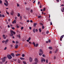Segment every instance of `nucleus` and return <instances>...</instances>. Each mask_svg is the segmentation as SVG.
Masks as SVG:
<instances>
[{
	"instance_id": "1",
	"label": "nucleus",
	"mask_w": 64,
	"mask_h": 64,
	"mask_svg": "<svg viewBox=\"0 0 64 64\" xmlns=\"http://www.w3.org/2000/svg\"><path fill=\"white\" fill-rule=\"evenodd\" d=\"M40 52L39 53V55L40 56L42 55L43 54V50L42 49H40L39 50Z\"/></svg>"
},
{
	"instance_id": "2",
	"label": "nucleus",
	"mask_w": 64,
	"mask_h": 64,
	"mask_svg": "<svg viewBox=\"0 0 64 64\" xmlns=\"http://www.w3.org/2000/svg\"><path fill=\"white\" fill-rule=\"evenodd\" d=\"M7 57L9 59H11L12 58V56L10 54H8L7 56Z\"/></svg>"
},
{
	"instance_id": "3",
	"label": "nucleus",
	"mask_w": 64,
	"mask_h": 64,
	"mask_svg": "<svg viewBox=\"0 0 64 64\" xmlns=\"http://www.w3.org/2000/svg\"><path fill=\"white\" fill-rule=\"evenodd\" d=\"M29 60L30 62H32V61L33 60L32 58L31 57H30V58L29 59Z\"/></svg>"
},
{
	"instance_id": "4",
	"label": "nucleus",
	"mask_w": 64,
	"mask_h": 64,
	"mask_svg": "<svg viewBox=\"0 0 64 64\" xmlns=\"http://www.w3.org/2000/svg\"><path fill=\"white\" fill-rule=\"evenodd\" d=\"M41 60V62H43V61H44V62H45V59H44V58H42Z\"/></svg>"
},
{
	"instance_id": "5",
	"label": "nucleus",
	"mask_w": 64,
	"mask_h": 64,
	"mask_svg": "<svg viewBox=\"0 0 64 64\" xmlns=\"http://www.w3.org/2000/svg\"><path fill=\"white\" fill-rule=\"evenodd\" d=\"M64 36V35H62L60 37V41H62V38H63Z\"/></svg>"
},
{
	"instance_id": "6",
	"label": "nucleus",
	"mask_w": 64,
	"mask_h": 64,
	"mask_svg": "<svg viewBox=\"0 0 64 64\" xmlns=\"http://www.w3.org/2000/svg\"><path fill=\"white\" fill-rule=\"evenodd\" d=\"M5 57H4V58L2 59V62H5V60H6L5 59Z\"/></svg>"
},
{
	"instance_id": "7",
	"label": "nucleus",
	"mask_w": 64,
	"mask_h": 64,
	"mask_svg": "<svg viewBox=\"0 0 64 64\" xmlns=\"http://www.w3.org/2000/svg\"><path fill=\"white\" fill-rule=\"evenodd\" d=\"M12 23L13 24H14V23H16V20H14V21H13Z\"/></svg>"
},
{
	"instance_id": "8",
	"label": "nucleus",
	"mask_w": 64,
	"mask_h": 64,
	"mask_svg": "<svg viewBox=\"0 0 64 64\" xmlns=\"http://www.w3.org/2000/svg\"><path fill=\"white\" fill-rule=\"evenodd\" d=\"M9 41V40L8 39L6 40L5 41V44H7L8 43V42Z\"/></svg>"
},
{
	"instance_id": "9",
	"label": "nucleus",
	"mask_w": 64,
	"mask_h": 64,
	"mask_svg": "<svg viewBox=\"0 0 64 64\" xmlns=\"http://www.w3.org/2000/svg\"><path fill=\"white\" fill-rule=\"evenodd\" d=\"M11 55H12V57H15V55L13 53H12L11 54Z\"/></svg>"
},
{
	"instance_id": "10",
	"label": "nucleus",
	"mask_w": 64,
	"mask_h": 64,
	"mask_svg": "<svg viewBox=\"0 0 64 64\" xmlns=\"http://www.w3.org/2000/svg\"><path fill=\"white\" fill-rule=\"evenodd\" d=\"M10 14L13 16V14H14V12H13V11H12L10 13Z\"/></svg>"
},
{
	"instance_id": "11",
	"label": "nucleus",
	"mask_w": 64,
	"mask_h": 64,
	"mask_svg": "<svg viewBox=\"0 0 64 64\" xmlns=\"http://www.w3.org/2000/svg\"><path fill=\"white\" fill-rule=\"evenodd\" d=\"M18 44H16V46H15V48L16 49H17L18 48Z\"/></svg>"
},
{
	"instance_id": "12",
	"label": "nucleus",
	"mask_w": 64,
	"mask_h": 64,
	"mask_svg": "<svg viewBox=\"0 0 64 64\" xmlns=\"http://www.w3.org/2000/svg\"><path fill=\"white\" fill-rule=\"evenodd\" d=\"M48 49H50V50H52V47L50 46L48 47Z\"/></svg>"
},
{
	"instance_id": "13",
	"label": "nucleus",
	"mask_w": 64,
	"mask_h": 64,
	"mask_svg": "<svg viewBox=\"0 0 64 64\" xmlns=\"http://www.w3.org/2000/svg\"><path fill=\"white\" fill-rule=\"evenodd\" d=\"M35 62H38V59L37 58H36L35 60Z\"/></svg>"
},
{
	"instance_id": "14",
	"label": "nucleus",
	"mask_w": 64,
	"mask_h": 64,
	"mask_svg": "<svg viewBox=\"0 0 64 64\" xmlns=\"http://www.w3.org/2000/svg\"><path fill=\"white\" fill-rule=\"evenodd\" d=\"M20 59L21 60H25V58H23L20 57Z\"/></svg>"
},
{
	"instance_id": "15",
	"label": "nucleus",
	"mask_w": 64,
	"mask_h": 64,
	"mask_svg": "<svg viewBox=\"0 0 64 64\" xmlns=\"http://www.w3.org/2000/svg\"><path fill=\"white\" fill-rule=\"evenodd\" d=\"M10 33H11V36H13V34L12 32H11V30H10Z\"/></svg>"
},
{
	"instance_id": "16",
	"label": "nucleus",
	"mask_w": 64,
	"mask_h": 64,
	"mask_svg": "<svg viewBox=\"0 0 64 64\" xmlns=\"http://www.w3.org/2000/svg\"><path fill=\"white\" fill-rule=\"evenodd\" d=\"M11 32H12V33H13L14 34H16V33H15V32H13V31L12 30H10Z\"/></svg>"
},
{
	"instance_id": "17",
	"label": "nucleus",
	"mask_w": 64,
	"mask_h": 64,
	"mask_svg": "<svg viewBox=\"0 0 64 64\" xmlns=\"http://www.w3.org/2000/svg\"><path fill=\"white\" fill-rule=\"evenodd\" d=\"M38 45H39V44H38L37 43L36 44V46H35L36 47H37V46H38Z\"/></svg>"
},
{
	"instance_id": "18",
	"label": "nucleus",
	"mask_w": 64,
	"mask_h": 64,
	"mask_svg": "<svg viewBox=\"0 0 64 64\" xmlns=\"http://www.w3.org/2000/svg\"><path fill=\"white\" fill-rule=\"evenodd\" d=\"M16 56H20V54H16Z\"/></svg>"
},
{
	"instance_id": "19",
	"label": "nucleus",
	"mask_w": 64,
	"mask_h": 64,
	"mask_svg": "<svg viewBox=\"0 0 64 64\" xmlns=\"http://www.w3.org/2000/svg\"><path fill=\"white\" fill-rule=\"evenodd\" d=\"M20 62H21V61H20V60H18V63H20Z\"/></svg>"
},
{
	"instance_id": "20",
	"label": "nucleus",
	"mask_w": 64,
	"mask_h": 64,
	"mask_svg": "<svg viewBox=\"0 0 64 64\" xmlns=\"http://www.w3.org/2000/svg\"><path fill=\"white\" fill-rule=\"evenodd\" d=\"M45 28V27H44V26L42 25V29H44Z\"/></svg>"
},
{
	"instance_id": "21",
	"label": "nucleus",
	"mask_w": 64,
	"mask_h": 64,
	"mask_svg": "<svg viewBox=\"0 0 64 64\" xmlns=\"http://www.w3.org/2000/svg\"><path fill=\"white\" fill-rule=\"evenodd\" d=\"M32 44L34 45V46H35V43L34 42H33L32 43Z\"/></svg>"
},
{
	"instance_id": "22",
	"label": "nucleus",
	"mask_w": 64,
	"mask_h": 64,
	"mask_svg": "<svg viewBox=\"0 0 64 64\" xmlns=\"http://www.w3.org/2000/svg\"><path fill=\"white\" fill-rule=\"evenodd\" d=\"M4 5H5V6H8V4H6L5 3H4Z\"/></svg>"
},
{
	"instance_id": "23",
	"label": "nucleus",
	"mask_w": 64,
	"mask_h": 64,
	"mask_svg": "<svg viewBox=\"0 0 64 64\" xmlns=\"http://www.w3.org/2000/svg\"><path fill=\"white\" fill-rule=\"evenodd\" d=\"M6 13L7 14H8V15H9V13L8 12H7V10H6Z\"/></svg>"
},
{
	"instance_id": "24",
	"label": "nucleus",
	"mask_w": 64,
	"mask_h": 64,
	"mask_svg": "<svg viewBox=\"0 0 64 64\" xmlns=\"http://www.w3.org/2000/svg\"><path fill=\"white\" fill-rule=\"evenodd\" d=\"M17 16L18 17H19L20 16V14L18 13V14L17 15Z\"/></svg>"
},
{
	"instance_id": "25",
	"label": "nucleus",
	"mask_w": 64,
	"mask_h": 64,
	"mask_svg": "<svg viewBox=\"0 0 64 64\" xmlns=\"http://www.w3.org/2000/svg\"><path fill=\"white\" fill-rule=\"evenodd\" d=\"M62 12H64V7L63 8V10L62 9Z\"/></svg>"
},
{
	"instance_id": "26",
	"label": "nucleus",
	"mask_w": 64,
	"mask_h": 64,
	"mask_svg": "<svg viewBox=\"0 0 64 64\" xmlns=\"http://www.w3.org/2000/svg\"><path fill=\"white\" fill-rule=\"evenodd\" d=\"M5 1L6 2V3L7 4H8V2H7V0H5Z\"/></svg>"
},
{
	"instance_id": "27",
	"label": "nucleus",
	"mask_w": 64,
	"mask_h": 64,
	"mask_svg": "<svg viewBox=\"0 0 64 64\" xmlns=\"http://www.w3.org/2000/svg\"><path fill=\"white\" fill-rule=\"evenodd\" d=\"M23 62L24 63V64H27L26 63V62H25L24 61H23Z\"/></svg>"
},
{
	"instance_id": "28",
	"label": "nucleus",
	"mask_w": 64,
	"mask_h": 64,
	"mask_svg": "<svg viewBox=\"0 0 64 64\" xmlns=\"http://www.w3.org/2000/svg\"><path fill=\"white\" fill-rule=\"evenodd\" d=\"M45 10H46V8H43V11H45Z\"/></svg>"
},
{
	"instance_id": "29",
	"label": "nucleus",
	"mask_w": 64,
	"mask_h": 64,
	"mask_svg": "<svg viewBox=\"0 0 64 64\" xmlns=\"http://www.w3.org/2000/svg\"><path fill=\"white\" fill-rule=\"evenodd\" d=\"M32 64H37V63L36 62H33Z\"/></svg>"
},
{
	"instance_id": "30",
	"label": "nucleus",
	"mask_w": 64,
	"mask_h": 64,
	"mask_svg": "<svg viewBox=\"0 0 64 64\" xmlns=\"http://www.w3.org/2000/svg\"><path fill=\"white\" fill-rule=\"evenodd\" d=\"M39 31L40 32H41V29L40 28L39 29Z\"/></svg>"
},
{
	"instance_id": "31",
	"label": "nucleus",
	"mask_w": 64,
	"mask_h": 64,
	"mask_svg": "<svg viewBox=\"0 0 64 64\" xmlns=\"http://www.w3.org/2000/svg\"><path fill=\"white\" fill-rule=\"evenodd\" d=\"M58 51V50L57 49L56 50L55 52V53H57Z\"/></svg>"
},
{
	"instance_id": "32",
	"label": "nucleus",
	"mask_w": 64,
	"mask_h": 64,
	"mask_svg": "<svg viewBox=\"0 0 64 64\" xmlns=\"http://www.w3.org/2000/svg\"><path fill=\"white\" fill-rule=\"evenodd\" d=\"M48 42H49V43H50L51 42V40L50 39L48 40Z\"/></svg>"
},
{
	"instance_id": "33",
	"label": "nucleus",
	"mask_w": 64,
	"mask_h": 64,
	"mask_svg": "<svg viewBox=\"0 0 64 64\" xmlns=\"http://www.w3.org/2000/svg\"><path fill=\"white\" fill-rule=\"evenodd\" d=\"M36 25H37V23H34V26H35Z\"/></svg>"
},
{
	"instance_id": "34",
	"label": "nucleus",
	"mask_w": 64,
	"mask_h": 64,
	"mask_svg": "<svg viewBox=\"0 0 64 64\" xmlns=\"http://www.w3.org/2000/svg\"><path fill=\"white\" fill-rule=\"evenodd\" d=\"M46 34H48L49 33V31H47L46 32Z\"/></svg>"
},
{
	"instance_id": "35",
	"label": "nucleus",
	"mask_w": 64,
	"mask_h": 64,
	"mask_svg": "<svg viewBox=\"0 0 64 64\" xmlns=\"http://www.w3.org/2000/svg\"><path fill=\"white\" fill-rule=\"evenodd\" d=\"M38 18H41V16H38Z\"/></svg>"
},
{
	"instance_id": "36",
	"label": "nucleus",
	"mask_w": 64,
	"mask_h": 64,
	"mask_svg": "<svg viewBox=\"0 0 64 64\" xmlns=\"http://www.w3.org/2000/svg\"><path fill=\"white\" fill-rule=\"evenodd\" d=\"M33 32L34 33H35V29L34 28L33 30Z\"/></svg>"
},
{
	"instance_id": "37",
	"label": "nucleus",
	"mask_w": 64,
	"mask_h": 64,
	"mask_svg": "<svg viewBox=\"0 0 64 64\" xmlns=\"http://www.w3.org/2000/svg\"><path fill=\"white\" fill-rule=\"evenodd\" d=\"M22 57H24L25 56V54H22Z\"/></svg>"
},
{
	"instance_id": "38",
	"label": "nucleus",
	"mask_w": 64,
	"mask_h": 64,
	"mask_svg": "<svg viewBox=\"0 0 64 64\" xmlns=\"http://www.w3.org/2000/svg\"><path fill=\"white\" fill-rule=\"evenodd\" d=\"M40 25H43V24L41 22L40 23Z\"/></svg>"
},
{
	"instance_id": "39",
	"label": "nucleus",
	"mask_w": 64,
	"mask_h": 64,
	"mask_svg": "<svg viewBox=\"0 0 64 64\" xmlns=\"http://www.w3.org/2000/svg\"><path fill=\"white\" fill-rule=\"evenodd\" d=\"M2 17H5V16L4 14H2Z\"/></svg>"
},
{
	"instance_id": "40",
	"label": "nucleus",
	"mask_w": 64,
	"mask_h": 64,
	"mask_svg": "<svg viewBox=\"0 0 64 64\" xmlns=\"http://www.w3.org/2000/svg\"><path fill=\"white\" fill-rule=\"evenodd\" d=\"M23 28H24V27H22V28H21V30H22V29H23Z\"/></svg>"
},
{
	"instance_id": "41",
	"label": "nucleus",
	"mask_w": 64,
	"mask_h": 64,
	"mask_svg": "<svg viewBox=\"0 0 64 64\" xmlns=\"http://www.w3.org/2000/svg\"><path fill=\"white\" fill-rule=\"evenodd\" d=\"M28 40L30 41V40H31V38L29 37V38L28 39Z\"/></svg>"
},
{
	"instance_id": "42",
	"label": "nucleus",
	"mask_w": 64,
	"mask_h": 64,
	"mask_svg": "<svg viewBox=\"0 0 64 64\" xmlns=\"http://www.w3.org/2000/svg\"><path fill=\"white\" fill-rule=\"evenodd\" d=\"M0 4H2V1L1 0H0Z\"/></svg>"
},
{
	"instance_id": "43",
	"label": "nucleus",
	"mask_w": 64,
	"mask_h": 64,
	"mask_svg": "<svg viewBox=\"0 0 64 64\" xmlns=\"http://www.w3.org/2000/svg\"><path fill=\"white\" fill-rule=\"evenodd\" d=\"M18 37H19V38H20V34H19Z\"/></svg>"
},
{
	"instance_id": "44",
	"label": "nucleus",
	"mask_w": 64,
	"mask_h": 64,
	"mask_svg": "<svg viewBox=\"0 0 64 64\" xmlns=\"http://www.w3.org/2000/svg\"><path fill=\"white\" fill-rule=\"evenodd\" d=\"M30 12L31 13H32V12H33V10H31Z\"/></svg>"
},
{
	"instance_id": "45",
	"label": "nucleus",
	"mask_w": 64,
	"mask_h": 64,
	"mask_svg": "<svg viewBox=\"0 0 64 64\" xmlns=\"http://www.w3.org/2000/svg\"><path fill=\"white\" fill-rule=\"evenodd\" d=\"M46 63H48V60H46Z\"/></svg>"
},
{
	"instance_id": "46",
	"label": "nucleus",
	"mask_w": 64,
	"mask_h": 64,
	"mask_svg": "<svg viewBox=\"0 0 64 64\" xmlns=\"http://www.w3.org/2000/svg\"><path fill=\"white\" fill-rule=\"evenodd\" d=\"M12 29H13V30H14V29H15V28H14L12 27Z\"/></svg>"
},
{
	"instance_id": "47",
	"label": "nucleus",
	"mask_w": 64,
	"mask_h": 64,
	"mask_svg": "<svg viewBox=\"0 0 64 64\" xmlns=\"http://www.w3.org/2000/svg\"><path fill=\"white\" fill-rule=\"evenodd\" d=\"M7 49V47H5L4 48V50H6Z\"/></svg>"
},
{
	"instance_id": "48",
	"label": "nucleus",
	"mask_w": 64,
	"mask_h": 64,
	"mask_svg": "<svg viewBox=\"0 0 64 64\" xmlns=\"http://www.w3.org/2000/svg\"><path fill=\"white\" fill-rule=\"evenodd\" d=\"M17 4V6H18V7L19 6V4Z\"/></svg>"
},
{
	"instance_id": "49",
	"label": "nucleus",
	"mask_w": 64,
	"mask_h": 64,
	"mask_svg": "<svg viewBox=\"0 0 64 64\" xmlns=\"http://www.w3.org/2000/svg\"><path fill=\"white\" fill-rule=\"evenodd\" d=\"M27 22H30V20H27L26 21Z\"/></svg>"
},
{
	"instance_id": "50",
	"label": "nucleus",
	"mask_w": 64,
	"mask_h": 64,
	"mask_svg": "<svg viewBox=\"0 0 64 64\" xmlns=\"http://www.w3.org/2000/svg\"><path fill=\"white\" fill-rule=\"evenodd\" d=\"M52 51H50V54H51V53H52Z\"/></svg>"
},
{
	"instance_id": "51",
	"label": "nucleus",
	"mask_w": 64,
	"mask_h": 64,
	"mask_svg": "<svg viewBox=\"0 0 64 64\" xmlns=\"http://www.w3.org/2000/svg\"><path fill=\"white\" fill-rule=\"evenodd\" d=\"M15 19L16 20H17V17H15Z\"/></svg>"
},
{
	"instance_id": "52",
	"label": "nucleus",
	"mask_w": 64,
	"mask_h": 64,
	"mask_svg": "<svg viewBox=\"0 0 64 64\" xmlns=\"http://www.w3.org/2000/svg\"><path fill=\"white\" fill-rule=\"evenodd\" d=\"M5 42V40H3L2 41V43H4V42Z\"/></svg>"
},
{
	"instance_id": "53",
	"label": "nucleus",
	"mask_w": 64,
	"mask_h": 64,
	"mask_svg": "<svg viewBox=\"0 0 64 64\" xmlns=\"http://www.w3.org/2000/svg\"><path fill=\"white\" fill-rule=\"evenodd\" d=\"M20 19H22V16H20Z\"/></svg>"
},
{
	"instance_id": "54",
	"label": "nucleus",
	"mask_w": 64,
	"mask_h": 64,
	"mask_svg": "<svg viewBox=\"0 0 64 64\" xmlns=\"http://www.w3.org/2000/svg\"><path fill=\"white\" fill-rule=\"evenodd\" d=\"M42 6L41 5H40V8H42Z\"/></svg>"
},
{
	"instance_id": "55",
	"label": "nucleus",
	"mask_w": 64,
	"mask_h": 64,
	"mask_svg": "<svg viewBox=\"0 0 64 64\" xmlns=\"http://www.w3.org/2000/svg\"><path fill=\"white\" fill-rule=\"evenodd\" d=\"M12 42L13 43H15V41H14V40H13Z\"/></svg>"
},
{
	"instance_id": "56",
	"label": "nucleus",
	"mask_w": 64,
	"mask_h": 64,
	"mask_svg": "<svg viewBox=\"0 0 64 64\" xmlns=\"http://www.w3.org/2000/svg\"><path fill=\"white\" fill-rule=\"evenodd\" d=\"M6 38V37H4V39H5Z\"/></svg>"
},
{
	"instance_id": "57",
	"label": "nucleus",
	"mask_w": 64,
	"mask_h": 64,
	"mask_svg": "<svg viewBox=\"0 0 64 64\" xmlns=\"http://www.w3.org/2000/svg\"><path fill=\"white\" fill-rule=\"evenodd\" d=\"M26 41L28 42H29V40H26Z\"/></svg>"
},
{
	"instance_id": "58",
	"label": "nucleus",
	"mask_w": 64,
	"mask_h": 64,
	"mask_svg": "<svg viewBox=\"0 0 64 64\" xmlns=\"http://www.w3.org/2000/svg\"><path fill=\"white\" fill-rule=\"evenodd\" d=\"M56 56H54V59H56Z\"/></svg>"
},
{
	"instance_id": "59",
	"label": "nucleus",
	"mask_w": 64,
	"mask_h": 64,
	"mask_svg": "<svg viewBox=\"0 0 64 64\" xmlns=\"http://www.w3.org/2000/svg\"><path fill=\"white\" fill-rule=\"evenodd\" d=\"M16 44H18V41H16Z\"/></svg>"
},
{
	"instance_id": "60",
	"label": "nucleus",
	"mask_w": 64,
	"mask_h": 64,
	"mask_svg": "<svg viewBox=\"0 0 64 64\" xmlns=\"http://www.w3.org/2000/svg\"><path fill=\"white\" fill-rule=\"evenodd\" d=\"M48 43V41H46V43Z\"/></svg>"
},
{
	"instance_id": "61",
	"label": "nucleus",
	"mask_w": 64,
	"mask_h": 64,
	"mask_svg": "<svg viewBox=\"0 0 64 64\" xmlns=\"http://www.w3.org/2000/svg\"><path fill=\"white\" fill-rule=\"evenodd\" d=\"M50 25H52V23L51 22H50Z\"/></svg>"
},
{
	"instance_id": "62",
	"label": "nucleus",
	"mask_w": 64,
	"mask_h": 64,
	"mask_svg": "<svg viewBox=\"0 0 64 64\" xmlns=\"http://www.w3.org/2000/svg\"><path fill=\"white\" fill-rule=\"evenodd\" d=\"M35 31L36 32H37V31H38V30L37 29H36L35 30Z\"/></svg>"
},
{
	"instance_id": "63",
	"label": "nucleus",
	"mask_w": 64,
	"mask_h": 64,
	"mask_svg": "<svg viewBox=\"0 0 64 64\" xmlns=\"http://www.w3.org/2000/svg\"><path fill=\"white\" fill-rule=\"evenodd\" d=\"M10 26H9V25H8V28H10Z\"/></svg>"
},
{
	"instance_id": "64",
	"label": "nucleus",
	"mask_w": 64,
	"mask_h": 64,
	"mask_svg": "<svg viewBox=\"0 0 64 64\" xmlns=\"http://www.w3.org/2000/svg\"><path fill=\"white\" fill-rule=\"evenodd\" d=\"M42 56H43V57H45V55H44V54H43V55H42Z\"/></svg>"
}]
</instances>
